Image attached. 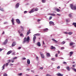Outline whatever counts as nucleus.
Segmentation results:
<instances>
[{
  "label": "nucleus",
  "instance_id": "f257e3e1",
  "mask_svg": "<svg viewBox=\"0 0 76 76\" xmlns=\"http://www.w3.org/2000/svg\"><path fill=\"white\" fill-rule=\"evenodd\" d=\"M29 40H30V38L29 37H25L24 39V40L23 42V44H25V42H26L27 44L29 43Z\"/></svg>",
  "mask_w": 76,
  "mask_h": 76
},
{
  "label": "nucleus",
  "instance_id": "f03ea898",
  "mask_svg": "<svg viewBox=\"0 0 76 76\" xmlns=\"http://www.w3.org/2000/svg\"><path fill=\"white\" fill-rule=\"evenodd\" d=\"M70 7L72 10H76V5H74L72 4H70Z\"/></svg>",
  "mask_w": 76,
  "mask_h": 76
},
{
  "label": "nucleus",
  "instance_id": "7ed1b4c3",
  "mask_svg": "<svg viewBox=\"0 0 76 76\" xmlns=\"http://www.w3.org/2000/svg\"><path fill=\"white\" fill-rule=\"evenodd\" d=\"M34 34V37L33 38V43H35V39H36V38H37V37H36V36H35V35H37V36H39L40 35V34Z\"/></svg>",
  "mask_w": 76,
  "mask_h": 76
},
{
  "label": "nucleus",
  "instance_id": "20e7f679",
  "mask_svg": "<svg viewBox=\"0 0 76 76\" xmlns=\"http://www.w3.org/2000/svg\"><path fill=\"white\" fill-rule=\"evenodd\" d=\"M39 10L38 8H36L35 9L33 8L32 9L31 11L29 12L30 13H33V12H34L35 11H38V10Z\"/></svg>",
  "mask_w": 76,
  "mask_h": 76
},
{
  "label": "nucleus",
  "instance_id": "39448f33",
  "mask_svg": "<svg viewBox=\"0 0 76 76\" xmlns=\"http://www.w3.org/2000/svg\"><path fill=\"white\" fill-rule=\"evenodd\" d=\"M49 24L50 25H54V23L53 22V21H50L49 22Z\"/></svg>",
  "mask_w": 76,
  "mask_h": 76
},
{
  "label": "nucleus",
  "instance_id": "423d86ee",
  "mask_svg": "<svg viewBox=\"0 0 76 76\" xmlns=\"http://www.w3.org/2000/svg\"><path fill=\"white\" fill-rule=\"evenodd\" d=\"M7 41H8L7 39H6L5 40L4 42L3 43L4 44V45L6 44H7Z\"/></svg>",
  "mask_w": 76,
  "mask_h": 76
},
{
  "label": "nucleus",
  "instance_id": "0eeeda50",
  "mask_svg": "<svg viewBox=\"0 0 76 76\" xmlns=\"http://www.w3.org/2000/svg\"><path fill=\"white\" fill-rule=\"evenodd\" d=\"M27 63L28 64H30V60L29 59H28L27 61Z\"/></svg>",
  "mask_w": 76,
  "mask_h": 76
},
{
  "label": "nucleus",
  "instance_id": "6e6552de",
  "mask_svg": "<svg viewBox=\"0 0 76 76\" xmlns=\"http://www.w3.org/2000/svg\"><path fill=\"white\" fill-rule=\"evenodd\" d=\"M16 21H17V23H18V24H20V20H19V19H17Z\"/></svg>",
  "mask_w": 76,
  "mask_h": 76
},
{
  "label": "nucleus",
  "instance_id": "1a4fd4ad",
  "mask_svg": "<svg viewBox=\"0 0 76 76\" xmlns=\"http://www.w3.org/2000/svg\"><path fill=\"white\" fill-rule=\"evenodd\" d=\"M75 44V43L73 42H72L69 44V45L70 46H72V45H74Z\"/></svg>",
  "mask_w": 76,
  "mask_h": 76
},
{
  "label": "nucleus",
  "instance_id": "9d476101",
  "mask_svg": "<svg viewBox=\"0 0 76 76\" xmlns=\"http://www.w3.org/2000/svg\"><path fill=\"white\" fill-rule=\"evenodd\" d=\"M19 3H18L16 4V8H18V7H19Z\"/></svg>",
  "mask_w": 76,
  "mask_h": 76
},
{
  "label": "nucleus",
  "instance_id": "9b49d317",
  "mask_svg": "<svg viewBox=\"0 0 76 76\" xmlns=\"http://www.w3.org/2000/svg\"><path fill=\"white\" fill-rule=\"evenodd\" d=\"M56 75L57 76H63V75L61 74H60L58 73V74H57Z\"/></svg>",
  "mask_w": 76,
  "mask_h": 76
},
{
  "label": "nucleus",
  "instance_id": "f8f14e48",
  "mask_svg": "<svg viewBox=\"0 0 76 76\" xmlns=\"http://www.w3.org/2000/svg\"><path fill=\"white\" fill-rule=\"evenodd\" d=\"M50 49H51V50H53V49L55 50L56 49V48L54 47H53V46H52L50 47Z\"/></svg>",
  "mask_w": 76,
  "mask_h": 76
},
{
  "label": "nucleus",
  "instance_id": "ddd939ff",
  "mask_svg": "<svg viewBox=\"0 0 76 76\" xmlns=\"http://www.w3.org/2000/svg\"><path fill=\"white\" fill-rule=\"evenodd\" d=\"M52 40L53 41L55 42V43H57V40H55V39L53 38V39H52Z\"/></svg>",
  "mask_w": 76,
  "mask_h": 76
},
{
  "label": "nucleus",
  "instance_id": "4468645a",
  "mask_svg": "<svg viewBox=\"0 0 76 76\" xmlns=\"http://www.w3.org/2000/svg\"><path fill=\"white\" fill-rule=\"evenodd\" d=\"M16 45V42H13L12 44V47H14L15 45Z\"/></svg>",
  "mask_w": 76,
  "mask_h": 76
},
{
  "label": "nucleus",
  "instance_id": "2eb2a0df",
  "mask_svg": "<svg viewBox=\"0 0 76 76\" xmlns=\"http://www.w3.org/2000/svg\"><path fill=\"white\" fill-rule=\"evenodd\" d=\"M37 45L38 47H40L41 44H40V42H38L37 44Z\"/></svg>",
  "mask_w": 76,
  "mask_h": 76
},
{
  "label": "nucleus",
  "instance_id": "dca6fc26",
  "mask_svg": "<svg viewBox=\"0 0 76 76\" xmlns=\"http://www.w3.org/2000/svg\"><path fill=\"white\" fill-rule=\"evenodd\" d=\"M12 53V50H10V51H9L7 53V54L9 55L11 53Z\"/></svg>",
  "mask_w": 76,
  "mask_h": 76
},
{
  "label": "nucleus",
  "instance_id": "f3484780",
  "mask_svg": "<svg viewBox=\"0 0 76 76\" xmlns=\"http://www.w3.org/2000/svg\"><path fill=\"white\" fill-rule=\"evenodd\" d=\"M66 69L68 70V71H70V68L69 67V66H67L66 67Z\"/></svg>",
  "mask_w": 76,
  "mask_h": 76
},
{
  "label": "nucleus",
  "instance_id": "a211bd4d",
  "mask_svg": "<svg viewBox=\"0 0 76 76\" xmlns=\"http://www.w3.org/2000/svg\"><path fill=\"white\" fill-rule=\"evenodd\" d=\"M12 21L13 25H15V23H14V19L13 18H12V20H11Z\"/></svg>",
  "mask_w": 76,
  "mask_h": 76
},
{
  "label": "nucleus",
  "instance_id": "6ab92c4d",
  "mask_svg": "<svg viewBox=\"0 0 76 76\" xmlns=\"http://www.w3.org/2000/svg\"><path fill=\"white\" fill-rule=\"evenodd\" d=\"M72 25H74L75 28H76V23H73Z\"/></svg>",
  "mask_w": 76,
  "mask_h": 76
},
{
  "label": "nucleus",
  "instance_id": "aec40b11",
  "mask_svg": "<svg viewBox=\"0 0 76 76\" xmlns=\"http://www.w3.org/2000/svg\"><path fill=\"white\" fill-rule=\"evenodd\" d=\"M73 52H70L69 53V56L71 57L72 56V54H73Z\"/></svg>",
  "mask_w": 76,
  "mask_h": 76
},
{
  "label": "nucleus",
  "instance_id": "412c9836",
  "mask_svg": "<svg viewBox=\"0 0 76 76\" xmlns=\"http://www.w3.org/2000/svg\"><path fill=\"white\" fill-rule=\"evenodd\" d=\"M41 56L42 58H44V55L43 54H41Z\"/></svg>",
  "mask_w": 76,
  "mask_h": 76
},
{
  "label": "nucleus",
  "instance_id": "4be33fe9",
  "mask_svg": "<svg viewBox=\"0 0 76 76\" xmlns=\"http://www.w3.org/2000/svg\"><path fill=\"white\" fill-rule=\"evenodd\" d=\"M66 22L68 23V22H70V21L69 20V19H67L66 20Z\"/></svg>",
  "mask_w": 76,
  "mask_h": 76
},
{
  "label": "nucleus",
  "instance_id": "5701e85b",
  "mask_svg": "<svg viewBox=\"0 0 76 76\" xmlns=\"http://www.w3.org/2000/svg\"><path fill=\"white\" fill-rule=\"evenodd\" d=\"M5 66V64H4L3 66H2V70H3V69H4V66Z\"/></svg>",
  "mask_w": 76,
  "mask_h": 76
},
{
  "label": "nucleus",
  "instance_id": "b1692460",
  "mask_svg": "<svg viewBox=\"0 0 76 76\" xmlns=\"http://www.w3.org/2000/svg\"><path fill=\"white\" fill-rule=\"evenodd\" d=\"M30 32V30H29L28 31L27 33V35H28V34H29V33Z\"/></svg>",
  "mask_w": 76,
  "mask_h": 76
},
{
  "label": "nucleus",
  "instance_id": "393cba45",
  "mask_svg": "<svg viewBox=\"0 0 76 76\" xmlns=\"http://www.w3.org/2000/svg\"><path fill=\"white\" fill-rule=\"evenodd\" d=\"M73 34V32H68L69 35H72Z\"/></svg>",
  "mask_w": 76,
  "mask_h": 76
},
{
  "label": "nucleus",
  "instance_id": "a878e982",
  "mask_svg": "<svg viewBox=\"0 0 76 76\" xmlns=\"http://www.w3.org/2000/svg\"><path fill=\"white\" fill-rule=\"evenodd\" d=\"M56 10H57V12H59L60 11V10L58 8L56 9Z\"/></svg>",
  "mask_w": 76,
  "mask_h": 76
},
{
  "label": "nucleus",
  "instance_id": "bb28decb",
  "mask_svg": "<svg viewBox=\"0 0 76 76\" xmlns=\"http://www.w3.org/2000/svg\"><path fill=\"white\" fill-rule=\"evenodd\" d=\"M50 53H47V57H50Z\"/></svg>",
  "mask_w": 76,
  "mask_h": 76
},
{
  "label": "nucleus",
  "instance_id": "cd10ccee",
  "mask_svg": "<svg viewBox=\"0 0 76 76\" xmlns=\"http://www.w3.org/2000/svg\"><path fill=\"white\" fill-rule=\"evenodd\" d=\"M48 31V28H45V29H44V30H43V31Z\"/></svg>",
  "mask_w": 76,
  "mask_h": 76
},
{
  "label": "nucleus",
  "instance_id": "c85d7f7f",
  "mask_svg": "<svg viewBox=\"0 0 76 76\" xmlns=\"http://www.w3.org/2000/svg\"><path fill=\"white\" fill-rule=\"evenodd\" d=\"M72 70H74V71H75V72H76V69L72 68Z\"/></svg>",
  "mask_w": 76,
  "mask_h": 76
},
{
  "label": "nucleus",
  "instance_id": "c756f323",
  "mask_svg": "<svg viewBox=\"0 0 76 76\" xmlns=\"http://www.w3.org/2000/svg\"><path fill=\"white\" fill-rule=\"evenodd\" d=\"M50 15H52V16H56V15H55V14H50Z\"/></svg>",
  "mask_w": 76,
  "mask_h": 76
},
{
  "label": "nucleus",
  "instance_id": "7c9ffc66",
  "mask_svg": "<svg viewBox=\"0 0 76 76\" xmlns=\"http://www.w3.org/2000/svg\"><path fill=\"white\" fill-rule=\"evenodd\" d=\"M72 13H70L69 14V17H72Z\"/></svg>",
  "mask_w": 76,
  "mask_h": 76
},
{
  "label": "nucleus",
  "instance_id": "2f4dec72",
  "mask_svg": "<svg viewBox=\"0 0 76 76\" xmlns=\"http://www.w3.org/2000/svg\"><path fill=\"white\" fill-rule=\"evenodd\" d=\"M66 42H65L63 41L62 42H61V44L63 45V44H64Z\"/></svg>",
  "mask_w": 76,
  "mask_h": 76
},
{
  "label": "nucleus",
  "instance_id": "473e14b6",
  "mask_svg": "<svg viewBox=\"0 0 76 76\" xmlns=\"http://www.w3.org/2000/svg\"><path fill=\"white\" fill-rule=\"evenodd\" d=\"M72 67H74V68H75V67H76V65L74 64V65H72Z\"/></svg>",
  "mask_w": 76,
  "mask_h": 76
},
{
  "label": "nucleus",
  "instance_id": "72a5a7b5",
  "mask_svg": "<svg viewBox=\"0 0 76 76\" xmlns=\"http://www.w3.org/2000/svg\"><path fill=\"white\" fill-rule=\"evenodd\" d=\"M4 76H7V74L6 73H4Z\"/></svg>",
  "mask_w": 76,
  "mask_h": 76
},
{
  "label": "nucleus",
  "instance_id": "f704fd0d",
  "mask_svg": "<svg viewBox=\"0 0 76 76\" xmlns=\"http://www.w3.org/2000/svg\"><path fill=\"white\" fill-rule=\"evenodd\" d=\"M46 76H51V75H50V74H47Z\"/></svg>",
  "mask_w": 76,
  "mask_h": 76
},
{
  "label": "nucleus",
  "instance_id": "c9c22d12",
  "mask_svg": "<svg viewBox=\"0 0 76 76\" xmlns=\"http://www.w3.org/2000/svg\"><path fill=\"white\" fill-rule=\"evenodd\" d=\"M22 73L18 74V75L19 76H22Z\"/></svg>",
  "mask_w": 76,
  "mask_h": 76
},
{
  "label": "nucleus",
  "instance_id": "e433bc0d",
  "mask_svg": "<svg viewBox=\"0 0 76 76\" xmlns=\"http://www.w3.org/2000/svg\"><path fill=\"white\" fill-rule=\"evenodd\" d=\"M60 66H58L57 67V69H60Z\"/></svg>",
  "mask_w": 76,
  "mask_h": 76
},
{
  "label": "nucleus",
  "instance_id": "4c0bfd02",
  "mask_svg": "<svg viewBox=\"0 0 76 76\" xmlns=\"http://www.w3.org/2000/svg\"><path fill=\"white\" fill-rule=\"evenodd\" d=\"M11 61H12V63H14V62H15V60H12V59H11Z\"/></svg>",
  "mask_w": 76,
  "mask_h": 76
},
{
  "label": "nucleus",
  "instance_id": "58836bf2",
  "mask_svg": "<svg viewBox=\"0 0 76 76\" xmlns=\"http://www.w3.org/2000/svg\"><path fill=\"white\" fill-rule=\"evenodd\" d=\"M45 1V0H42V3H44Z\"/></svg>",
  "mask_w": 76,
  "mask_h": 76
},
{
  "label": "nucleus",
  "instance_id": "ea45409f",
  "mask_svg": "<svg viewBox=\"0 0 76 76\" xmlns=\"http://www.w3.org/2000/svg\"><path fill=\"white\" fill-rule=\"evenodd\" d=\"M63 63L64 64H67V63H66V62H63Z\"/></svg>",
  "mask_w": 76,
  "mask_h": 76
},
{
  "label": "nucleus",
  "instance_id": "a19ab883",
  "mask_svg": "<svg viewBox=\"0 0 76 76\" xmlns=\"http://www.w3.org/2000/svg\"><path fill=\"white\" fill-rule=\"evenodd\" d=\"M64 34H68V32H64Z\"/></svg>",
  "mask_w": 76,
  "mask_h": 76
},
{
  "label": "nucleus",
  "instance_id": "79ce46f5",
  "mask_svg": "<svg viewBox=\"0 0 76 76\" xmlns=\"http://www.w3.org/2000/svg\"><path fill=\"white\" fill-rule=\"evenodd\" d=\"M51 19H52V17H51V16L49 18V19L50 20H51Z\"/></svg>",
  "mask_w": 76,
  "mask_h": 76
},
{
  "label": "nucleus",
  "instance_id": "37998d69",
  "mask_svg": "<svg viewBox=\"0 0 76 76\" xmlns=\"http://www.w3.org/2000/svg\"><path fill=\"white\" fill-rule=\"evenodd\" d=\"M8 61V63H10V62L11 61L10 60H9Z\"/></svg>",
  "mask_w": 76,
  "mask_h": 76
},
{
  "label": "nucleus",
  "instance_id": "c03bdc74",
  "mask_svg": "<svg viewBox=\"0 0 76 76\" xmlns=\"http://www.w3.org/2000/svg\"><path fill=\"white\" fill-rule=\"evenodd\" d=\"M58 56V54L56 53V55H55V56L57 57V56Z\"/></svg>",
  "mask_w": 76,
  "mask_h": 76
},
{
  "label": "nucleus",
  "instance_id": "a18cd8bd",
  "mask_svg": "<svg viewBox=\"0 0 76 76\" xmlns=\"http://www.w3.org/2000/svg\"><path fill=\"white\" fill-rule=\"evenodd\" d=\"M64 47H62L61 48V50H64Z\"/></svg>",
  "mask_w": 76,
  "mask_h": 76
},
{
  "label": "nucleus",
  "instance_id": "49530a36",
  "mask_svg": "<svg viewBox=\"0 0 76 76\" xmlns=\"http://www.w3.org/2000/svg\"><path fill=\"white\" fill-rule=\"evenodd\" d=\"M9 65V63H7L6 64V66H8Z\"/></svg>",
  "mask_w": 76,
  "mask_h": 76
},
{
  "label": "nucleus",
  "instance_id": "de8ad7c7",
  "mask_svg": "<svg viewBox=\"0 0 76 76\" xmlns=\"http://www.w3.org/2000/svg\"><path fill=\"white\" fill-rule=\"evenodd\" d=\"M36 58L37 60H38V56L36 57Z\"/></svg>",
  "mask_w": 76,
  "mask_h": 76
},
{
  "label": "nucleus",
  "instance_id": "09e8293b",
  "mask_svg": "<svg viewBox=\"0 0 76 76\" xmlns=\"http://www.w3.org/2000/svg\"><path fill=\"white\" fill-rule=\"evenodd\" d=\"M52 60H53V61H54V60H55V59H54V58H53L52 59Z\"/></svg>",
  "mask_w": 76,
  "mask_h": 76
},
{
  "label": "nucleus",
  "instance_id": "8fccbe9b",
  "mask_svg": "<svg viewBox=\"0 0 76 76\" xmlns=\"http://www.w3.org/2000/svg\"><path fill=\"white\" fill-rule=\"evenodd\" d=\"M26 58H25V57H23V60H26Z\"/></svg>",
  "mask_w": 76,
  "mask_h": 76
},
{
  "label": "nucleus",
  "instance_id": "3c124183",
  "mask_svg": "<svg viewBox=\"0 0 76 76\" xmlns=\"http://www.w3.org/2000/svg\"><path fill=\"white\" fill-rule=\"evenodd\" d=\"M20 36H21V37H22V36H23V34L22 33L21 34H20Z\"/></svg>",
  "mask_w": 76,
  "mask_h": 76
},
{
  "label": "nucleus",
  "instance_id": "603ef678",
  "mask_svg": "<svg viewBox=\"0 0 76 76\" xmlns=\"http://www.w3.org/2000/svg\"><path fill=\"white\" fill-rule=\"evenodd\" d=\"M27 13V11H25L24 12V13Z\"/></svg>",
  "mask_w": 76,
  "mask_h": 76
},
{
  "label": "nucleus",
  "instance_id": "864d4df0",
  "mask_svg": "<svg viewBox=\"0 0 76 76\" xmlns=\"http://www.w3.org/2000/svg\"><path fill=\"white\" fill-rule=\"evenodd\" d=\"M18 50H20V49H21V47H20L19 48H18Z\"/></svg>",
  "mask_w": 76,
  "mask_h": 76
},
{
  "label": "nucleus",
  "instance_id": "5fc2aeb1",
  "mask_svg": "<svg viewBox=\"0 0 76 76\" xmlns=\"http://www.w3.org/2000/svg\"><path fill=\"white\" fill-rule=\"evenodd\" d=\"M14 54H15V52H12V55H14Z\"/></svg>",
  "mask_w": 76,
  "mask_h": 76
},
{
  "label": "nucleus",
  "instance_id": "6e6d98bb",
  "mask_svg": "<svg viewBox=\"0 0 76 76\" xmlns=\"http://www.w3.org/2000/svg\"><path fill=\"white\" fill-rule=\"evenodd\" d=\"M31 72H33V73H34V71L33 70H31Z\"/></svg>",
  "mask_w": 76,
  "mask_h": 76
},
{
  "label": "nucleus",
  "instance_id": "4d7b16f0",
  "mask_svg": "<svg viewBox=\"0 0 76 76\" xmlns=\"http://www.w3.org/2000/svg\"><path fill=\"white\" fill-rule=\"evenodd\" d=\"M2 50H3V49H2L0 48V52L1 51H2Z\"/></svg>",
  "mask_w": 76,
  "mask_h": 76
},
{
  "label": "nucleus",
  "instance_id": "13d9d810",
  "mask_svg": "<svg viewBox=\"0 0 76 76\" xmlns=\"http://www.w3.org/2000/svg\"><path fill=\"white\" fill-rule=\"evenodd\" d=\"M12 65H13V64H10V66H12Z\"/></svg>",
  "mask_w": 76,
  "mask_h": 76
},
{
  "label": "nucleus",
  "instance_id": "bf43d9fd",
  "mask_svg": "<svg viewBox=\"0 0 76 76\" xmlns=\"http://www.w3.org/2000/svg\"><path fill=\"white\" fill-rule=\"evenodd\" d=\"M14 58L15 60V59H16V58H17V57H14Z\"/></svg>",
  "mask_w": 76,
  "mask_h": 76
},
{
  "label": "nucleus",
  "instance_id": "052dcab7",
  "mask_svg": "<svg viewBox=\"0 0 76 76\" xmlns=\"http://www.w3.org/2000/svg\"><path fill=\"white\" fill-rule=\"evenodd\" d=\"M57 15H58V16H60V14H57Z\"/></svg>",
  "mask_w": 76,
  "mask_h": 76
},
{
  "label": "nucleus",
  "instance_id": "680f3d73",
  "mask_svg": "<svg viewBox=\"0 0 76 76\" xmlns=\"http://www.w3.org/2000/svg\"><path fill=\"white\" fill-rule=\"evenodd\" d=\"M21 29H23V28L22 26H21Z\"/></svg>",
  "mask_w": 76,
  "mask_h": 76
},
{
  "label": "nucleus",
  "instance_id": "e2e57ef3",
  "mask_svg": "<svg viewBox=\"0 0 76 76\" xmlns=\"http://www.w3.org/2000/svg\"><path fill=\"white\" fill-rule=\"evenodd\" d=\"M29 70H30L29 69H26V70H28V71H29Z\"/></svg>",
  "mask_w": 76,
  "mask_h": 76
},
{
  "label": "nucleus",
  "instance_id": "0e129e2a",
  "mask_svg": "<svg viewBox=\"0 0 76 76\" xmlns=\"http://www.w3.org/2000/svg\"><path fill=\"white\" fill-rule=\"evenodd\" d=\"M37 21H38V22H39V21H40V20H39V19H38V20H37Z\"/></svg>",
  "mask_w": 76,
  "mask_h": 76
},
{
  "label": "nucleus",
  "instance_id": "69168bd1",
  "mask_svg": "<svg viewBox=\"0 0 76 76\" xmlns=\"http://www.w3.org/2000/svg\"><path fill=\"white\" fill-rule=\"evenodd\" d=\"M58 54H59L60 53V51H58Z\"/></svg>",
  "mask_w": 76,
  "mask_h": 76
},
{
  "label": "nucleus",
  "instance_id": "338daca9",
  "mask_svg": "<svg viewBox=\"0 0 76 76\" xmlns=\"http://www.w3.org/2000/svg\"><path fill=\"white\" fill-rule=\"evenodd\" d=\"M12 60H15V58H12Z\"/></svg>",
  "mask_w": 76,
  "mask_h": 76
},
{
  "label": "nucleus",
  "instance_id": "774afa93",
  "mask_svg": "<svg viewBox=\"0 0 76 76\" xmlns=\"http://www.w3.org/2000/svg\"><path fill=\"white\" fill-rule=\"evenodd\" d=\"M41 69H43V67H41L40 68Z\"/></svg>",
  "mask_w": 76,
  "mask_h": 76
}]
</instances>
